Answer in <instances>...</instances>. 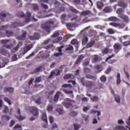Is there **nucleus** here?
Instances as JSON below:
<instances>
[{"label":"nucleus","instance_id":"obj_1","mask_svg":"<svg viewBox=\"0 0 130 130\" xmlns=\"http://www.w3.org/2000/svg\"><path fill=\"white\" fill-rule=\"evenodd\" d=\"M54 22L52 21H48L45 23L42 24V28L45 30L46 32H50L51 31V26H53Z\"/></svg>","mask_w":130,"mask_h":130},{"label":"nucleus","instance_id":"obj_2","mask_svg":"<svg viewBox=\"0 0 130 130\" xmlns=\"http://www.w3.org/2000/svg\"><path fill=\"white\" fill-rule=\"evenodd\" d=\"M81 82L85 87L88 88V89H92V87L95 86V82L91 81H85V78H81Z\"/></svg>","mask_w":130,"mask_h":130},{"label":"nucleus","instance_id":"obj_3","mask_svg":"<svg viewBox=\"0 0 130 130\" xmlns=\"http://www.w3.org/2000/svg\"><path fill=\"white\" fill-rule=\"evenodd\" d=\"M17 16L20 18H24L25 20V23H28L31 21L30 18H31V13L29 12L26 13V15H25L23 12H19L17 14Z\"/></svg>","mask_w":130,"mask_h":130},{"label":"nucleus","instance_id":"obj_4","mask_svg":"<svg viewBox=\"0 0 130 130\" xmlns=\"http://www.w3.org/2000/svg\"><path fill=\"white\" fill-rule=\"evenodd\" d=\"M23 45V42H20L18 43V45L13 49V44H10L8 45H5L4 46L6 47L7 49H11V51L12 52H16V51H18V49L20 48V46H22Z\"/></svg>","mask_w":130,"mask_h":130},{"label":"nucleus","instance_id":"obj_5","mask_svg":"<svg viewBox=\"0 0 130 130\" xmlns=\"http://www.w3.org/2000/svg\"><path fill=\"white\" fill-rule=\"evenodd\" d=\"M113 48L114 49V52L115 53H118L120 50H121V49L122 47H121V45L119 43H115L113 45Z\"/></svg>","mask_w":130,"mask_h":130},{"label":"nucleus","instance_id":"obj_6","mask_svg":"<svg viewBox=\"0 0 130 130\" xmlns=\"http://www.w3.org/2000/svg\"><path fill=\"white\" fill-rule=\"evenodd\" d=\"M119 18L122 20L124 23L127 24L129 23V18L127 15H125L124 14H122L119 15Z\"/></svg>","mask_w":130,"mask_h":130},{"label":"nucleus","instance_id":"obj_7","mask_svg":"<svg viewBox=\"0 0 130 130\" xmlns=\"http://www.w3.org/2000/svg\"><path fill=\"white\" fill-rule=\"evenodd\" d=\"M60 75V71L58 69H56L54 71L51 72L50 75L48 77V79H51L53 78V76H59Z\"/></svg>","mask_w":130,"mask_h":130},{"label":"nucleus","instance_id":"obj_8","mask_svg":"<svg viewBox=\"0 0 130 130\" xmlns=\"http://www.w3.org/2000/svg\"><path fill=\"white\" fill-rule=\"evenodd\" d=\"M29 110L32 113V115H34V116H38L39 113L38 109H37V108L35 107H31L29 108Z\"/></svg>","mask_w":130,"mask_h":130},{"label":"nucleus","instance_id":"obj_9","mask_svg":"<svg viewBox=\"0 0 130 130\" xmlns=\"http://www.w3.org/2000/svg\"><path fill=\"white\" fill-rule=\"evenodd\" d=\"M17 114L19 116H16V118L19 120V121H21L22 120H24L25 118H26L25 117H23L21 115V111L20 110V109L18 108L17 109Z\"/></svg>","mask_w":130,"mask_h":130},{"label":"nucleus","instance_id":"obj_10","mask_svg":"<svg viewBox=\"0 0 130 130\" xmlns=\"http://www.w3.org/2000/svg\"><path fill=\"white\" fill-rule=\"evenodd\" d=\"M33 47V45L30 44L28 46H25L23 48V51H22V54H26V53Z\"/></svg>","mask_w":130,"mask_h":130},{"label":"nucleus","instance_id":"obj_11","mask_svg":"<svg viewBox=\"0 0 130 130\" xmlns=\"http://www.w3.org/2000/svg\"><path fill=\"white\" fill-rule=\"evenodd\" d=\"M118 6L119 7H121L123 9H125L126 7H127V4L126 3H124L123 1H120L118 3Z\"/></svg>","mask_w":130,"mask_h":130},{"label":"nucleus","instance_id":"obj_12","mask_svg":"<svg viewBox=\"0 0 130 130\" xmlns=\"http://www.w3.org/2000/svg\"><path fill=\"white\" fill-rule=\"evenodd\" d=\"M39 38H40V36L38 33H35L34 36L29 37L30 40H37V39H39Z\"/></svg>","mask_w":130,"mask_h":130},{"label":"nucleus","instance_id":"obj_13","mask_svg":"<svg viewBox=\"0 0 130 130\" xmlns=\"http://www.w3.org/2000/svg\"><path fill=\"white\" fill-rule=\"evenodd\" d=\"M84 57H85V56H84V55H79L78 56V58L76 60V64H79V63H80L82 61V60L84 59Z\"/></svg>","mask_w":130,"mask_h":130},{"label":"nucleus","instance_id":"obj_14","mask_svg":"<svg viewBox=\"0 0 130 130\" xmlns=\"http://www.w3.org/2000/svg\"><path fill=\"white\" fill-rule=\"evenodd\" d=\"M26 35H27V32L23 31L22 35L17 37L18 40H24L26 38Z\"/></svg>","mask_w":130,"mask_h":130},{"label":"nucleus","instance_id":"obj_15","mask_svg":"<svg viewBox=\"0 0 130 130\" xmlns=\"http://www.w3.org/2000/svg\"><path fill=\"white\" fill-rule=\"evenodd\" d=\"M0 53H2V54H3V55H10V53H9V51L4 49L3 48L0 49Z\"/></svg>","mask_w":130,"mask_h":130},{"label":"nucleus","instance_id":"obj_16","mask_svg":"<svg viewBox=\"0 0 130 130\" xmlns=\"http://www.w3.org/2000/svg\"><path fill=\"white\" fill-rule=\"evenodd\" d=\"M94 45H95V41L91 40L86 45V47L87 48H90L91 47H93Z\"/></svg>","mask_w":130,"mask_h":130},{"label":"nucleus","instance_id":"obj_17","mask_svg":"<svg viewBox=\"0 0 130 130\" xmlns=\"http://www.w3.org/2000/svg\"><path fill=\"white\" fill-rule=\"evenodd\" d=\"M90 14L91 11L90 10H85L80 13L81 16H88L89 15H90Z\"/></svg>","mask_w":130,"mask_h":130},{"label":"nucleus","instance_id":"obj_18","mask_svg":"<svg viewBox=\"0 0 130 130\" xmlns=\"http://www.w3.org/2000/svg\"><path fill=\"white\" fill-rule=\"evenodd\" d=\"M98 61H100V56L98 55H94L92 62H98Z\"/></svg>","mask_w":130,"mask_h":130},{"label":"nucleus","instance_id":"obj_19","mask_svg":"<svg viewBox=\"0 0 130 130\" xmlns=\"http://www.w3.org/2000/svg\"><path fill=\"white\" fill-rule=\"evenodd\" d=\"M63 104L66 108H71L73 107V104L71 103L65 102L63 103Z\"/></svg>","mask_w":130,"mask_h":130},{"label":"nucleus","instance_id":"obj_20","mask_svg":"<svg viewBox=\"0 0 130 130\" xmlns=\"http://www.w3.org/2000/svg\"><path fill=\"white\" fill-rule=\"evenodd\" d=\"M75 78V76L72 74H67L64 76L63 78L64 80H68L70 79H74Z\"/></svg>","mask_w":130,"mask_h":130},{"label":"nucleus","instance_id":"obj_21","mask_svg":"<svg viewBox=\"0 0 130 130\" xmlns=\"http://www.w3.org/2000/svg\"><path fill=\"white\" fill-rule=\"evenodd\" d=\"M4 92L7 93V92H9V93H13L14 92V88L12 87H6L4 89Z\"/></svg>","mask_w":130,"mask_h":130},{"label":"nucleus","instance_id":"obj_22","mask_svg":"<svg viewBox=\"0 0 130 130\" xmlns=\"http://www.w3.org/2000/svg\"><path fill=\"white\" fill-rule=\"evenodd\" d=\"M87 79H90V80H93V81H96L97 80V77L96 76H93L91 75H87L86 76Z\"/></svg>","mask_w":130,"mask_h":130},{"label":"nucleus","instance_id":"obj_23","mask_svg":"<svg viewBox=\"0 0 130 130\" xmlns=\"http://www.w3.org/2000/svg\"><path fill=\"white\" fill-rule=\"evenodd\" d=\"M87 43H88V37H84L82 38V45H86Z\"/></svg>","mask_w":130,"mask_h":130},{"label":"nucleus","instance_id":"obj_24","mask_svg":"<svg viewBox=\"0 0 130 130\" xmlns=\"http://www.w3.org/2000/svg\"><path fill=\"white\" fill-rule=\"evenodd\" d=\"M95 69H96V73H100L101 71H102V69H103V67H102V65H97L95 66Z\"/></svg>","mask_w":130,"mask_h":130},{"label":"nucleus","instance_id":"obj_25","mask_svg":"<svg viewBox=\"0 0 130 130\" xmlns=\"http://www.w3.org/2000/svg\"><path fill=\"white\" fill-rule=\"evenodd\" d=\"M42 119L43 121H45V122L47 123V116L46 115V113H43L42 115Z\"/></svg>","mask_w":130,"mask_h":130},{"label":"nucleus","instance_id":"obj_26","mask_svg":"<svg viewBox=\"0 0 130 130\" xmlns=\"http://www.w3.org/2000/svg\"><path fill=\"white\" fill-rule=\"evenodd\" d=\"M6 17H7V14L5 13L2 12L0 14V19L2 20L3 22H5V20L4 19H5V18H6Z\"/></svg>","mask_w":130,"mask_h":130},{"label":"nucleus","instance_id":"obj_27","mask_svg":"<svg viewBox=\"0 0 130 130\" xmlns=\"http://www.w3.org/2000/svg\"><path fill=\"white\" fill-rule=\"evenodd\" d=\"M42 69V66H40V67L36 69L35 70L34 72L31 73V74L33 75V74H35V73H39V72H41Z\"/></svg>","mask_w":130,"mask_h":130},{"label":"nucleus","instance_id":"obj_28","mask_svg":"<svg viewBox=\"0 0 130 130\" xmlns=\"http://www.w3.org/2000/svg\"><path fill=\"white\" fill-rule=\"evenodd\" d=\"M71 44L73 45H76V46H78V45H79V42L77 39H73L71 41Z\"/></svg>","mask_w":130,"mask_h":130},{"label":"nucleus","instance_id":"obj_29","mask_svg":"<svg viewBox=\"0 0 130 130\" xmlns=\"http://www.w3.org/2000/svg\"><path fill=\"white\" fill-rule=\"evenodd\" d=\"M117 84H120L121 83V80H120V74L119 73L117 74V80H116Z\"/></svg>","mask_w":130,"mask_h":130},{"label":"nucleus","instance_id":"obj_30","mask_svg":"<svg viewBox=\"0 0 130 130\" xmlns=\"http://www.w3.org/2000/svg\"><path fill=\"white\" fill-rule=\"evenodd\" d=\"M6 35L8 37H11V36H13L14 35V32L11 30H7Z\"/></svg>","mask_w":130,"mask_h":130},{"label":"nucleus","instance_id":"obj_31","mask_svg":"<svg viewBox=\"0 0 130 130\" xmlns=\"http://www.w3.org/2000/svg\"><path fill=\"white\" fill-rule=\"evenodd\" d=\"M124 27H125V23H118L117 27H118L119 29H123Z\"/></svg>","mask_w":130,"mask_h":130},{"label":"nucleus","instance_id":"obj_32","mask_svg":"<svg viewBox=\"0 0 130 130\" xmlns=\"http://www.w3.org/2000/svg\"><path fill=\"white\" fill-rule=\"evenodd\" d=\"M109 21H112V22H117V21H118V18L116 17L113 16L109 17Z\"/></svg>","mask_w":130,"mask_h":130},{"label":"nucleus","instance_id":"obj_33","mask_svg":"<svg viewBox=\"0 0 130 130\" xmlns=\"http://www.w3.org/2000/svg\"><path fill=\"white\" fill-rule=\"evenodd\" d=\"M61 40H62V38L60 37H58L57 38L54 39L53 43H57V42H59Z\"/></svg>","mask_w":130,"mask_h":130},{"label":"nucleus","instance_id":"obj_34","mask_svg":"<svg viewBox=\"0 0 130 130\" xmlns=\"http://www.w3.org/2000/svg\"><path fill=\"white\" fill-rule=\"evenodd\" d=\"M21 26V24L18 22H14L12 24L11 27L12 28H16V27H19Z\"/></svg>","mask_w":130,"mask_h":130},{"label":"nucleus","instance_id":"obj_35","mask_svg":"<svg viewBox=\"0 0 130 130\" xmlns=\"http://www.w3.org/2000/svg\"><path fill=\"white\" fill-rule=\"evenodd\" d=\"M57 112H58L59 114L62 115L64 113V111L62 108H58L56 109Z\"/></svg>","mask_w":130,"mask_h":130},{"label":"nucleus","instance_id":"obj_36","mask_svg":"<svg viewBox=\"0 0 130 130\" xmlns=\"http://www.w3.org/2000/svg\"><path fill=\"white\" fill-rule=\"evenodd\" d=\"M60 92L58 91L54 96V101H57L58 100V98H59V94H61Z\"/></svg>","mask_w":130,"mask_h":130},{"label":"nucleus","instance_id":"obj_37","mask_svg":"<svg viewBox=\"0 0 130 130\" xmlns=\"http://www.w3.org/2000/svg\"><path fill=\"white\" fill-rule=\"evenodd\" d=\"M115 97V100L117 103H120V98H119V96L118 95L114 94Z\"/></svg>","mask_w":130,"mask_h":130},{"label":"nucleus","instance_id":"obj_38","mask_svg":"<svg viewBox=\"0 0 130 130\" xmlns=\"http://www.w3.org/2000/svg\"><path fill=\"white\" fill-rule=\"evenodd\" d=\"M53 109V106L51 105H49L47 107V110L48 112H51Z\"/></svg>","mask_w":130,"mask_h":130},{"label":"nucleus","instance_id":"obj_39","mask_svg":"<svg viewBox=\"0 0 130 130\" xmlns=\"http://www.w3.org/2000/svg\"><path fill=\"white\" fill-rule=\"evenodd\" d=\"M90 113H92L93 114H95V113H97V116H99L100 115H101V112L97 111H95L94 110H92L90 111Z\"/></svg>","mask_w":130,"mask_h":130},{"label":"nucleus","instance_id":"obj_40","mask_svg":"<svg viewBox=\"0 0 130 130\" xmlns=\"http://www.w3.org/2000/svg\"><path fill=\"white\" fill-rule=\"evenodd\" d=\"M96 5L98 9H101L103 7V3L101 2H98Z\"/></svg>","mask_w":130,"mask_h":130},{"label":"nucleus","instance_id":"obj_41","mask_svg":"<svg viewBox=\"0 0 130 130\" xmlns=\"http://www.w3.org/2000/svg\"><path fill=\"white\" fill-rule=\"evenodd\" d=\"M31 8L34 11H37L39 9L38 6L36 4H32Z\"/></svg>","mask_w":130,"mask_h":130},{"label":"nucleus","instance_id":"obj_42","mask_svg":"<svg viewBox=\"0 0 130 130\" xmlns=\"http://www.w3.org/2000/svg\"><path fill=\"white\" fill-rule=\"evenodd\" d=\"M70 10L71 11V12H73V13H75V14H78V13H79V11H78V10L76 9H75V8H74L73 7H71L70 8Z\"/></svg>","mask_w":130,"mask_h":130},{"label":"nucleus","instance_id":"obj_43","mask_svg":"<svg viewBox=\"0 0 130 130\" xmlns=\"http://www.w3.org/2000/svg\"><path fill=\"white\" fill-rule=\"evenodd\" d=\"M2 120H10V116L7 115H4L2 118Z\"/></svg>","mask_w":130,"mask_h":130},{"label":"nucleus","instance_id":"obj_44","mask_svg":"<svg viewBox=\"0 0 130 130\" xmlns=\"http://www.w3.org/2000/svg\"><path fill=\"white\" fill-rule=\"evenodd\" d=\"M117 14H119V15L122 14L123 13V10L121 8H119L116 10Z\"/></svg>","mask_w":130,"mask_h":130},{"label":"nucleus","instance_id":"obj_45","mask_svg":"<svg viewBox=\"0 0 130 130\" xmlns=\"http://www.w3.org/2000/svg\"><path fill=\"white\" fill-rule=\"evenodd\" d=\"M84 72L85 74H89L91 73V70L88 68H84Z\"/></svg>","mask_w":130,"mask_h":130},{"label":"nucleus","instance_id":"obj_46","mask_svg":"<svg viewBox=\"0 0 130 130\" xmlns=\"http://www.w3.org/2000/svg\"><path fill=\"white\" fill-rule=\"evenodd\" d=\"M91 100L93 101V102H97L98 100H99V98L98 96H94L91 99Z\"/></svg>","mask_w":130,"mask_h":130},{"label":"nucleus","instance_id":"obj_47","mask_svg":"<svg viewBox=\"0 0 130 130\" xmlns=\"http://www.w3.org/2000/svg\"><path fill=\"white\" fill-rule=\"evenodd\" d=\"M63 92L66 94H73V92L72 90H68L67 89H63Z\"/></svg>","mask_w":130,"mask_h":130},{"label":"nucleus","instance_id":"obj_48","mask_svg":"<svg viewBox=\"0 0 130 130\" xmlns=\"http://www.w3.org/2000/svg\"><path fill=\"white\" fill-rule=\"evenodd\" d=\"M110 7H108L105 8V9H104V12H105V13H110Z\"/></svg>","mask_w":130,"mask_h":130},{"label":"nucleus","instance_id":"obj_49","mask_svg":"<svg viewBox=\"0 0 130 130\" xmlns=\"http://www.w3.org/2000/svg\"><path fill=\"white\" fill-rule=\"evenodd\" d=\"M4 101H5V102H7V103H8L9 105H11V104H12V103L11 102V100L8 98H4Z\"/></svg>","mask_w":130,"mask_h":130},{"label":"nucleus","instance_id":"obj_50","mask_svg":"<svg viewBox=\"0 0 130 130\" xmlns=\"http://www.w3.org/2000/svg\"><path fill=\"white\" fill-rule=\"evenodd\" d=\"M62 87L63 88H72V87H73V86H72V85L71 84H63L62 85Z\"/></svg>","mask_w":130,"mask_h":130},{"label":"nucleus","instance_id":"obj_51","mask_svg":"<svg viewBox=\"0 0 130 130\" xmlns=\"http://www.w3.org/2000/svg\"><path fill=\"white\" fill-rule=\"evenodd\" d=\"M74 126L75 130H79V128L81 127V125L77 124H74Z\"/></svg>","mask_w":130,"mask_h":130},{"label":"nucleus","instance_id":"obj_52","mask_svg":"<svg viewBox=\"0 0 130 130\" xmlns=\"http://www.w3.org/2000/svg\"><path fill=\"white\" fill-rule=\"evenodd\" d=\"M67 26L68 27V28H73V27H75V24L69 23L67 24Z\"/></svg>","mask_w":130,"mask_h":130},{"label":"nucleus","instance_id":"obj_53","mask_svg":"<svg viewBox=\"0 0 130 130\" xmlns=\"http://www.w3.org/2000/svg\"><path fill=\"white\" fill-rule=\"evenodd\" d=\"M100 80L102 82H106V77L105 75H103L101 78Z\"/></svg>","mask_w":130,"mask_h":130},{"label":"nucleus","instance_id":"obj_54","mask_svg":"<svg viewBox=\"0 0 130 130\" xmlns=\"http://www.w3.org/2000/svg\"><path fill=\"white\" fill-rule=\"evenodd\" d=\"M103 53H105V54L108 53L109 52V49L107 48H105L104 49V50L102 51Z\"/></svg>","mask_w":130,"mask_h":130},{"label":"nucleus","instance_id":"obj_55","mask_svg":"<svg viewBox=\"0 0 130 130\" xmlns=\"http://www.w3.org/2000/svg\"><path fill=\"white\" fill-rule=\"evenodd\" d=\"M41 6L43 9H44V10H47V9H48V6L44 4H41Z\"/></svg>","mask_w":130,"mask_h":130},{"label":"nucleus","instance_id":"obj_56","mask_svg":"<svg viewBox=\"0 0 130 130\" xmlns=\"http://www.w3.org/2000/svg\"><path fill=\"white\" fill-rule=\"evenodd\" d=\"M111 68L110 67H109L107 70L105 72V74H106L107 75L109 74V73H110V72H111Z\"/></svg>","mask_w":130,"mask_h":130},{"label":"nucleus","instance_id":"obj_57","mask_svg":"<svg viewBox=\"0 0 130 130\" xmlns=\"http://www.w3.org/2000/svg\"><path fill=\"white\" fill-rule=\"evenodd\" d=\"M58 36H59V32H55L52 36V37L53 38H55L56 37H58Z\"/></svg>","mask_w":130,"mask_h":130},{"label":"nucleus","instance_id":"obj_58","mask_svg":"<svg viewBox=\"0 0 130 130\" xmlns=\"http://www.w3.org/2000/svg\"><path fill=\"white\" fill-rule=\"evenodd\" d=\"M109 25H110V26H113V27H117L118 23H114V22H111L109 23Z\"/></svg>","mask_w":130,"mask_h":130},{"label":"nucleus","instance_id":"obj_59","mask_svg":"<svg viewBox=\"0 0 130 130\" xmlns=\"http://www.w3.org/2000/svg\"><path fill=\"white\" fill-rule=\"evenodd\" d=\"M10 40H1L2 43L3 44H7L8 42H9Z\"/></svg>","mask_w":130,"mask_h":130},{"label":"nucleus","instance_id":"obj_60","mask_svg":"<svg viewBox=\"0 0 130 130\" xmlns=\"http://www.w3.org/2000/svg\"><path fill=\"white\" fill-rule=\"evenodd\" d=\"M49 119L50 123H53V120H54V119H53V117H52V116H50L49 117Z\"/></svg>","mask_w":130,"mask_h":130},{"label":"nucleus","instance_id":"obj_61","mask_svg":"<svg viewBox=\"0 0 130 130\" xmlns=\"http://www.w3.org/2000/svg\"><path fill=\"white\" fill-rule=\"evenodd\" d=\"M74 47H73V46L69 45V47L66 49V50H73Z\"/></svg>","mask_w":130,"mask_h":130},{"label":"nucleus","instance_id":"obj_62","mask_svg":"<svg viewBox=\"0 0 130 130\" xmlns=\"http://www.w3.org/2000/svg\"><path fill=\"white\" fill-rule=\"evenodd\" d=\"M78 114L77 113V112H74V111H72L70 113V115L71 116H76V115H77Z\"/></svg>","mask_w":130,"mask_h":130},{"label":"nucleus","instance_id":"obj_63","mask_svg":"<svg viewBox=\"0 0 130 130\" xmlns=\"http://www.w3.org/2000/svg\"><path fill=\"white\" fill-rule=\"evenodd\" d=\"M18 59V57H17V55L16 54H14L13 55V56L12 57V60L13 61H16V60H17Z\"/></svg>","mask_w":130,"mask_h":130},{"label":"nucleus","instance_id":"obj_64","mask_svg":"<svg viewBox=\"0 0 130 130\" xmlns=\"http://www.w3.org/2000/svg\"><path fill=\"white\" fill-rule=\"evenodd\" d=\"M108 31L110 34H114V30L112 28H109Z\"/></svg>","mask_w":130,"mask_h":130}]
</instances>
